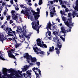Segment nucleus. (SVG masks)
<instances>
[{
	"label": "nucleus",
	"instance_id": "57",
	"mask_svg": "<svg viewBox=\"0 0 78 78\" xmlns=\"http://www.w3.org/2000/svg\"><path fill=\"white\" fill-rule=\"evenodd\" d=\"M17 30H16V31H17V32H18V30H20V29L17 26Z\"/></svg>",
	"mask_w": 78,
	"mask_h": 78
},
{
	"label": "nucleus",
	"instance_id": "49",
	"mask_svg": "<svg viewBox=\"0 0 78 78\" xmlns=\"http://www.w3.org/2000/svg\"><path fill=\"white\" fill-rule=\"evenodd\" d=\"M5 25H2V26L1 27L2 28V29H3V30H5V27H5Z\"/></svg>",
	"mask_w": 78,
	"mask_h": 78
},
{
	"label": "nucleus",
	"instance_id": "19",
	"mask_svg": "<svg viewBox=\"0 0 78 78\" xmlns=\"http://www.w3.org/2000/svg\"><path fill=\"white\" fill-rule=\"evenodd\" d=\"M28 11H30V9H27L25 10V12H26V14L28 16H29V13Z\"/></svg>",
	"mask_w": 78,
	"mask_h": 78
},
{
	"label": "nucleus",
	"instance_id": "18",
	"mask_svg": "<svg viewBox=\"0 0 78 78\" xmlns=\"http://www.w3.org/2000/svg\"><path fill=\"white\" fill-rule=\"evenodd\" d=\"M47 26L49 29H50V30H51V23H50V21L48 23Z\"/></svg>",
	"mask_w": 78,
	"mask_h": 78
},
{
	"label": "nucleus",
	"instance_id": "51",
	"mask_svg": "<svg viewBox=\"0 0 78 78\" xmlns=\"http://www.w3.org/2000/svg\"><path fill=\"white\" fill-rule=\"evenodd\" d=\"M59 2H60V5H62V0H58Z\"/></svg>",
	"mask_w": 78,
	"mask_h": 78
},
{
	"label": "nucleus",
	"instance_id": "53",
	"mask_svg": "<svg viewBox=\"0 0 78 78\" xmlns=\"http://www.w3.org/2000/svg\"><path fill=\"white\" fill-rule=\"evenodd\" d=\"M69 12V10L68 9V8H67L65 9V12Z\"/></svg>",
	"mask_w": 78,
	"mask_h": 78
},
{
	"label": "nucleus",
	"instance_id": "6",
	"mask_svg": "<svg viewBox=\"0 0 78 78\" xmlns=\"http://www.w3.org/2000/svg\"><path fill=\"white\" fill-rule=\"evenodd\" d=\"M23 75L25 78H31V73L28 70L26 72V74L25 73H23Z\"/></svg>",
	"mask_w": 78,
	"mask_h": 78
},
{
	"label": "nucleus",
	"instance_id": "42",
	"mask_svg": "<svg viewBox=\"0 0 78 78\" xmlns=\"http://www.w3.org/2000/svg\"><path fill=\"white\" fill-rule=\"evenodd\" d=\"M11 13H12V16H13V15L14 14V13H15V11L14 10H12V11L11 12Z\"/></svg>",
	"mask_w": 78,
	"mask_h": 78
},
{
	"label": "nucleus",
	"instance_id": "24",
	"mask_svg": "<svg viewBox=\"0 0 78 78\" xmlns=\"http://www.w3.org/2000/svg\"><path fill=\"white\" fill-rule=\"evenodd\" d=\"M53 34L55 36H58V34H59V33L57 31H54L53 32Z\"/></svg>",
	"mask_w": 78,
	"mask_h": 78
},
{
	"label": "nucleus",
	"instance_id": "2",
	"mask_svg": "<svg viewBox=\"0 0 78 78\" xmlns=\"http://www.w3.org/2000/svg\"><path fill=\"white\" fill-rule=\"evenodd\" d=\"M3 74L4 76H7L8 78H16L15 76H11L10 75L8 74V69L6 68H3Z\"/></svg>",
	"mask_w": 78,
	"mask_h": 78
},
{
	"label": "nucleus",
	"instance_id": "12",
	"mask_svg": "<svg viewBox=\"0 0 78 78\" xmlns=\"http://www.w3.org/2000/svg\"><path fill=\"white\" fill-rule=\"evenodd\" d=\"M34 52L35 53H36V54L37 55H44L45 54V52L44 51H41L40 52H39L37 51L35 49V48L34 49Z\"/></svg>",
	"mask_w": 78,
	"mask_h": 78
},
{
	"label": "nucleus",
	"instance_id": "27",
	"mask_svg": "<svg viewBox=\"0 0 78 78\" xmlns=\"http://www.w3.org/2000/svg\"><path fill=\"white\" fill-rule=\"evenodd\" d=\"M54 42H59V39H58V37H56L55 39H54Z\"/></svg>",
	"mask_w": 78,
	"mask_h": 78
},
{
	"label": "nucleus",
	"instance_id": "22",
	"mask_svg": "<svg viewBox=\"0 0 78 78\" xmlns=\"http://www.w3.org/2000/svg\"><path fill=\"white\" fill-rule=\"evenodd\" d=\"M8 33H9L8 34L9 36H14V35H13V34L12 33V32L10 31H8Z\"/></svg>",
	"mask_w": 78,
	"mask_h": 78
},
{
	"label": "nucleus",
	"instance_id": "60",
	"mask_svg": "<svg viewBox=\"0 0 78 78\" xmlns=\"http://www.w3.org/2000/svg\"><path fill=\"white\" fill-rule=\"evenodd\" d=\"M5 2H3L2 4V6H4V5H5Z\"/></svg>",
	"mask_w": 78,
	"mask_h": 78
},
{
	"label": "nucleus",
	"instance_id": "5",
	"mask_svg": "<svg viewBox=\"0 0 78 78\" xmlns=\"http://www.w3.org/2000/svg\"><path fill=\"white\" fill-rule=\"evenodd\" d=\"M32 70H33V72H34L35 73V74L36 76H39V73H37L36 72L35 70H38L39 74L40 76H41V70H40V69H38V68H37V67L36 68L34 67V68H33Z\"/></svg>",
	"mask_w": 78,
	"mask_h": 78
},
{
	"label": "nucleus",
	"instance_id": "61",
	"mask_svg": "<svg viewBox=\"0 0 78 78\" xmlns=\"http://www.w3.org/2000/svg\"><path fill=\"white\" fill-rule=\"evenodd\" d=\"M5 11L4 12V14L5 15H6V14H7L6 12H6V10H5Z\"/></svg>",
	"mask_w": 78,
	"mask_h": 78
},
{
	"label": "nucleus",
	"instance_id": "10",
	"mask_svg": "<svg viewBox=\"0 0 78 78\" xmlns=\"http://www.w3.org/2000/svg\"><path fill=\"white\" fill-rule=\"evenodd\" d=\"M28 60L29 61H31L32 62H34V63L37 61V59H36V58L35 57H32L31 55L30 56Z\"/></svg>",
	"mask_w": 78,
	"mask_h": 78
},
{
	"label": "nucleus",
	"instance_id": "36",
	"mask_svg": "<svg viewBox=\"0 0 78 78\" xmlns=\"http://www.w3.org/2000/svg\"><path fill=\"white\" fill-rule=\"evenodd\" d=\"M37 45H38V46H41V45H42V43H41V42L40 43H37Z\"/></svg>",
	"mask_w": 78,
	"mask_h": 78
},
{
	"label": "nucleus",
	"instance_id": "8",
	"mask_svg": "<svg viewBox=\"0 0 78 78\" xmlns=\"http://www.w3.org/2000/svg\"><path fill=\"white\" fill-rule=\"evenodd\" d=\"M8 55L9 58H12L13 59H16V58L15 57V56L13 55L12 53V51H9L8 52Z\"/></svg>",
	"mask_w": 78,
	"mask_h": 78
},
{
	"label": "nucleus",
	"instance_id": "63",
	"mask_svg": "<svg viewBox=\"0 0 78 78\" xmlns=\"http://www.w3.org/2000/svg\"><path fill=\"white\" fill-rule=\"evenodd\" d=\"M10 3H11V4L13 5V3H14L13 2V0H11L10 1Z\"/></svg>",
	"mask_w": 78,
	"mask_h": 78
},
{
	"label": "nucleus",
	"instance_id": "31",
	"mask_svg": "<svg viewBox=\"0 0 78 78\" xmlns=\"http://www.w3.org/2000/svg\"><path fill=\"white\" fill-rule=\"evenodd\" d=\"M42 3V0H40L39 2L38 5H41Z\"/></svg>",
	"mask_w": 78,
	"mask_h": 78
},
{
	"label": "nucleus",
	"instance_id": "3",
	"mask_svg": "<svg viewBox=\"0 0 78 78\" xmlns=\"http://www.w3.org/2000/svg\"><path fill=\"white\" fill-rule=\"evenodd\" d=\"M37 12H34L33 13V15L34 16V18L35 20H37L38 18L40 17V15H39L40 14V9L39 8H37Z\"/></svg>",
	"mask_w": 78,
	"mask_h": 78
},
{
	"label": "nucleus",
	"instance_id": "37",
	"mask_svg": "<svg viewBox=\"0 0 78 78\" xmlns=\"http://www.w3.org/2000/svg\"><path fill=\"white\" fill-rule=\"evenodd\" d=\"M40 64V63L39 62H36V64H37V66H38V67L40 66V65H41Z\"/></svg>",
	"mask_w": 78,
	"mask_h": 78
},
{
	"label": "nucleus",
	"instance_id": "50",
	"mask_svg": "<svg viewBox=\"0 0 78 78\" xmlns=\"http://www.w3.org/2000/svg\"><path fill=\"white\" fill-rule=\"evenodd\" d=\"M62 8H66V5H62Z\"/></svg>",
	"mask_w": 78,
	"mask_h": 78
},
{
	"label": "nucleus",
	"instance_id": "33",
	"mask_svg": "<svg viewBox=\"0 0 78 78\" xmlns=\"http://www.w3.org/2000/svg\"><path fill=\"white\" fill-rule=\"evenodd\" d=\"M37 43H38L39 42V43H41V39L40 38H38L36 40Z\"/></svg>",
	"mask_w": 78,
	"mask_h": 78
},
{
	"label": "nucleus",
	"instance_id": "20",
	"mask_svg": "<svg viewBox=\"0 0 78 78\" xmlns=\"http://www.w3.org/2000/svg\"><path fill=\"white\" fill-rule=\"evenodd\" d=\"M26 29V26H23V27L22 29L20 28V29L21 31V32H25V31H26L25 29Z\"/></svg>",
	"mask_w": 78,
	"mask_h": 78
},
{
	"label": "nucleus",
	"instance_id": "16",
	"mask_svg": "<svg viewBox=\"0 0 78 78\" xmlns=\"http://www.w3.org/2000/svg\"><path fill=\"white\" fill-rule=\"evenodd\" d=\"M12 17L13 19H14V20H16V21H17L16 19H18V16L16 15H15V14H13V15L12 16Z\"/></svg>",
	"mask_w": 78,
	"mask_h": 78
},
{
	"label": "nucleus",
	"instance_id": "62",
	"mask_svg": "<svg viewBox=\"0 0 78 78\" xmlns=\"http://www.w3.org/2000/svg\"><path fill=\"white\" fill-rule=\"evenodd\" d=\"M25 68H26L27 70V69H28V68H29V66H27V65L26 66Z\"/></svg>",
	"mask_w": 78,
	"mask_h": 78
},
{
	"label": "nucleus",
	"instance_id": "7",
	"mask_svg": "<svg viewBox=\"0 0 78 78\" xmlns=\"http://www.w3.org/2000/svg\"><path fill=\"white\" fill-rule=\"evenodd\" d=\"M61 31H60V33H64V35H62V36H66V33H68L69 32V30H66L65 29V28L64 27H62L61 28Z\"/></svg>",
	"mask_w": 78,
	"mask_h": 78
},
{
	"label": "nucleus",
	"instance_id": "30",
	"mask_svg": "<svg viewBox=\"0 0 78 78\" xmlns=\"http://www.w3.org/2000/svg\"><path fill=\"white\" fill-rule=\"evenodd\" d=\"M65 23L68 27H69V21H66L65 22Z\"/></svg>",
	"mask_w": 78,
	"mask_h": 78
},
{
	"label": "nucleus",
	"instance_id": "29",
	"mask_svg": "<svg viewBox=\"0 0 78 78\" xmlns=\"http://www.w3.org/2000/svg\"><path fill=\"white\" fill-rule=\"evenodd\" d=\"M18 73H19V74H20L21 76H23V75L22 74V71H20L19 70L18 71Z\"/></svg>",
	"mask_w": 78,
	"mask_h": 78
},
{
	"label": "nucleus",
	"instance_id": "55",
	"mask_svg": "<svg viewBox=\"0 0 78 78\" xmlns=\"http://www.w3.org/2000/svg\"><path fill=\"white\" fill-rule=\"evenodd\" d=\"M55 28H56V27H55V26H54L52 27V29L53 30H55Z\"/></svg>",
	"mask_w": 78,
	"mask_h": 78
},
{
	"label": "nucleus",
	"instance_id": "39",
	"mask_svg": "<svg viewBox=\"0 0 78 78\" xmlns=\"http://www.w3.org/2000/svg\"><path fill=\"white\" fill-rule=\"evenodd\" d=\"M23 6H24V7H23ZM20 7L21 8H25V7L24 6V5H20Z\"/></svg>",
	"mask_w": 78,
	"mask_h": 78
},
{
	"label": "nucleus",
	"instance_id": "14",
	"mask_svg": "<svg viewBox=\"0 0 78 78\" xmlns=\"http://www.w3.org/2000/svg\"><path fill=\"white\" fill-rule=\"evenodd\" d=\"M31 56L29 55L28 53H26V55H25L24 56H23V58H26L27 60H29Z\"/></svg>",
	"mask_w": 78,
	"mask_h": 78
},
{
	"label": "nucleus",
	"instance_id": "47",
	"mask_svg": "<svg viewBox=\"0 0 78 78\" xmlns=\"http://www.w3.org/2000/svg\"><path fill=\"white\" fill-rule=\"evenodd\" d=\"M62 19L63 21H66V17H62Z\"/></svg>",
	"mask_w": 78,
	"mask_h": 78
},
{
	"label": "nucleus",
	"instance_id": "15",
	"mask_svg": "<svg viewBox=\"0 0 78 78\" xmlns=\"http://www.w3.org/2000/svg\"><path fill=\"white\" fill-rule=\"evenodd\" d=\"M76 6L74 8V9L78 12V0H76Z\"/></svg>",
	"mask_w": 78,
	"mask_h": 78
},
{
	"label": "nucleus",
	"instance_id": "35",
	"mask_svg": "<svg viewBox=\"0 0 78 78\" xmlns=\"http://www.w3.org/2000/svg\"><path fill=\"white\" fill-rule=\"evenodd\" d=\"M21 14H26L25 11H24L23 10L21 11Z\"/></svg>",
	"mask_w": 78,
	"mask_h": 78
},
{
	"label": "nucleus",
	"instance_id": "4",
	"mask_svg": "<svg viewBox=\"0 0 78 78\" xmlns=\"http://www.w3.org/2000/svg\"><path fill=\"white\" fill-rule=\"evenodd\" d=\"M72 18L71 17L69 19V32H71V31H72L71 29L72 28V27L74 26L73 25L74 23H72Z\"/></svg>",
	"mask_w": 78,
	"mask_h": 78
},
{
	"label": "nucleus",
	"instance_id": "21",
	"mask_svg": "<svg viewBox=\"0 0 78 78\" xmlns=\"http://www.w3.org/2000/svg\"><path fill=\"white\" fill-rule=\"evenodd\" d=\"M5 39L3 38V37H1V34H0V41L1 42H2V43H3V41H4Z\"/></svg>",
	"mask_w": 78,
	"mask_h": 78
},
{
	"label": "nucleus",
	"instance_id": "34",
	"mask_svg": "<svg viewBox=\"0 0 78 78\" xmlns=\"http://www.w3.org/2000/svg\"><path fill=\"white\" fill-rule=\"evenodd\" d=\"M19 37H20V39L24 37V36H23V35H21L20 34H19Z\"/></svg>",
	"mask_w": 78,
	"mask_h": 78
},
{
	"label": "nucleus",
	"instance_id": "1",
	"mask_svg": "<svg viewBox=\"0 0 78 78\" xmlns=\"http://www.w3.org/2000/svg\"><path fill=\"white\" fill-rule=\"evenodd\" d=\"M37 20L38 21L37 22L36 21L32 22L31 24L32 28L37 31V33H39V29L40 27H41V25L39 26V21L38 20Z\"/></svg>",
	"mask_w": 78,
	"mask_h": 78
},
{
	"label": "nucleus",
	"instance_id": "11",
	"mask_svg": "<svg viewBox=\"0 0 78 78\" xmlns=\"http://www.w3.org/2000/svg\"><path fill=\"white\" fill-rule=\"evenodd\" d=\"M54 48H55V47L54 46H52L51 48L50 47L48 51L47 52V53L48 54V55H50V53L51 52H53L54 51Z\"/></svg>",
	"mask_w": 78,
	"mask_h": 78
},
{
	"label": "nucleus",
	"instance_id": "43",
	"mask_svg": "<svg viewBox=\"0 0 78 78\" xmlns=\"http://www.w3.org/2000/svg\"><path fill=\"white\" fill-rule=\"evenodd\" d=\"M12 33H13V35H14L15 36H16V32L15 31H13L12 30V31L11 32Z\"/></svg>",
	"mask_w": 78,
	"mask_h": 78
},
{
	"label": "nucleus",
	"instance_id": "64",
	"mask_svg": "<svg viewBox=\"0 0 78 78\" xmlns=\"http://www.w3.org/2000/svg\"><path fill=\"white\" fill-rule=\"evenodd\" d=\"M58 47L59 48V49H61V47H62V45H59Z\"/></svg>",
	"mask_w": 78,
	"mask_h": 78
},
{
	"label": "nucleus",
	"instance_id": "23",
	"mask_svg": "<svg viewBox=\"0 0 78 78\" xmlns=\"http://www.w3.org/2000/svg\"><path fill=\"white\" fill-rule=\"evenodd\" d=\"M60 12L61 14H62V15H64V16L66 15V12L64 10L63 11L62 10H61L60 11Z\"/></svg>",
	"mask_w": 78,
	"mask_h": 78
},
{
	"label": "nucleus",
	"instance_id": "52",
	"mask_svg": "<svg viewBox=\"0 0 78 78\" xmlns=\"http://www.w3.org/2000/svg\"><path fill=\"white\" fill-rule=\"evenodd\" d=\"M33 49L34 50V48L35 49V50H37L38 49V48L37 47H36L35 48H34V47H33Z\"/></svg>",
	"mask_w": 78,
	"mask_h": 78
},
{
	"label": "nucleus",
	"instance_id": "32",
	"mask_svg": "<svg viewBox=\"0 0 78 78\" xmlns=\"http://www.w3.org/2000/svg\"><path fill=\"white\" fill-rule=\"evenodd\" d=\"M23 72H25L26 70H27V69L25 67H24L23 68H22Z\"/></svg>",
	"mask_w": 78,
	"mask_h": 78
},
{
	"label": "nucleus",
	"instance_id": "58",
	"mask_svg": "<svg viewBox=\"0 0 78 78\" xmlns=\"http://www.w3.org/2000/svg\"><path fill=\"white\" fill-rule=\"evenodd\" d=\"M53 10L54 11V12H56V10H55V7H54L53 8Z\"/></svg>",
	"mask_w": 78,
	"mask_h": 78
},
{
	"label": "nucleus",
	"instance_id": "40",
	"mask_svg": "<svg viewBox=\"0 0 78 78\" xmlns=\"http://www.w3.org/2000/svg\"><path fill=\"white\" fill-rule=\"evenodd\" d=\"M46 29H47V30H48V31L47 32H46V36H47V33H48V32H49V29L48 28V27H47H47H46Z\"/></svg>",
	"mask_w": 78,
	"mask_h": 78
},
{
	"label": "nucleus",
	"instance_id": "25",
	"mask_svg": "<svg viewBox=\"0 0 78 78\" xmlns=\"http://www.w3.org/2000/svg\"><path fill=\"white\" fill-rule=\"evenodd\" d=\"M50 14L51 17H53L54 16V15L55 14V13L51 11V12H50Z\"/></svg>",
	"mask_w": 78,
	"mask_h": 78
},
{
	"label": "nucleus",
	"instance_id": "59",
	"mask_svg": "<svg viewBox=\"0 0 78 78\" xmlns=\"http://www.w3.org/2000/svg\"><path fill=\"white\" fill-rule=\"evenodd\" d=\"M46 17H47V16H48V11H46Z\"/></svg>",
	"mask_w": 78,
	"mask_h": 78
},
{
	"label": "nucleus",
	"instance_id": "28",
	"mask_svg": "<svg viewBox=\"0 0 78 78\" xmlns=\"http://www.w3.org/2000/svg\"><path fill=\"white\" fill-rule=\"evenodd\" d=\"M20 46H21V44H17L15 45V48H17L18 47H20Z\"/></svg>",
	"mask_w": 78,
	"mask_h": 78
},
{
	"label": "nucleus",
	"instance_id": "38",
	"mask_svg": "<svg viewBox=\"0 0 78 78\" xmlns=\"http://www.w3.org/2000/svg\"><path fill=\"white\" fill-rule=\"evenodd\" d=\"M7 17V20H10V18H11L10 16H9L8 17Z\"/></svg>",
	"mask_w": 78,
	"mask_h": 78
},
{
	"label": "nucleus",
	"instance_id": "56",
	"mask_svg": "<svg viewBox=\"0 0 78 78\" xmlns=\"http://www.w3.org/2000/svg\"><path fill=\"white\" fill-rule=\"evenodd\" d=\"M48 36H50V35H51V32H50V31H49V32H48Z\"/></svg>",
	"mask_w": 78,
	"mask_h": 78
},
{
	"label": "nucleus",
	"instance_id": "26",
	"mask_svg": "<svg viewBox=\"0 0 78 78\" xmlns=\"http://www.w3.org/2000/svg\"><path fill=\"white\" fill-rule=\"evenodd\" d=\"M44 47L45 48H47V46L45 44H43L41 46V47H42V48H44Z\"/></svg>",
	"mask_w": 78,
	"mask_h": 78
},
{
	"label": "nucleus",
	"instance_id": "45",
	"mask_svg": "<svg viewBox=\"0 0 78 78\" xmlns=\"http://www.w3.org/2000/svg\"><path fill=\"white\" fill-rule=\"evenodd\" d=\"M23 36H25V37H26V38H27V36L26 35V34H25V32L23 33Z\"/></svg>",
	"mask_w": 78,
	"mask_h": 78
},
{
	"label": "nucleus",
	"instance_id": "44",
	"mask_svg": "<svg viewBox=\"0 0 78 78\" xmlns=\"http://www.w3.org/2000/svg\"><path fill=\"white\" fill-rule=\"evenodd\" d=\"M56 54H58V55H59V54L60 53V51H56Z\"/></svg>",
	"mask_w": 78,
	"mask_h": 78
},
{
	"label": "nucleus",
	"instance_id": "48",
	"mask_svg": "<svg viewBox=\"0 0 78 78\" xmlns=\"http://www.w3.org/2000/svg\"><path fill=\"white\" fill-rule=\"evenodd\" d=\"M3 7H4V6H2V4H0V9L1 10H2V8H3Z\"/></svg>",
	"mask_w": 78,
	"mask_h": 78
},
{
	"label": "nucleus",
	"instance_id": "17",
	"mask_svg": "<svg viewBox=\"0 0 78 78\" xmlns=\"http://www.w3.org/2000/svg\"><path fill=\"white\" fill-rule=\"evenodd\" d=\"M76 15H77L76 16V17H78V13H76L74 11L73 12L72 14V16H73V18H74L75 17V16Z\"/></svg>",
	"mask_w": 78,
	"mask_h": 78
},
{
	"label": "nucleus",
	"instance_id": "41",
	"mask_svg": "<svg viewBox=\"0 0 78 78\" xmlns=\"http://www.w3.org/2000/svg\"><path fill=\"white\" fill-rule=\"evenodd\" d=\"M0 59H2V60H3V61H5V59L4 58L2 57V56H0Z\"/></svg>",
	"mask_w": 78,
	"mask_h": 78
},
{
	"label": "nucleus",
	"instance_id": "9",
	"mask_svg": "<svg viewBox=\"0 0 78 78\" xmlns=\"http://www.w3.org/2000/svg\"><path fill=\"white\" fill-rule=\"evenodd\" d=\"M7 72H11V74H10V75L11 76H14V72H15L16 73H17L16 72V70H15L14 69H12V68L11 69H9L8 70L7 69Z\"/></svg>",
	"mask_w": 78,
	"mask_h": 78
},
{
	"label": "nucleus",
	"instance_id": "46",
	"mask_svg": "<svg viewBox=\"0 0 78 78\" xmlns=\"http://www.w3.org/2000/svg\"><path fill=\"white\" fill-rule=\"evenodd\" d=\"M60 38L62 40V41H64V42L65 41V38H64V37H60Z\"/></svg>",
	"mask_w": 78,
	"mask_h": 78
},
{
	"label": "nucleus",
	"instance_id": "54",
	"mask_svg": "<svg viewBox=\"0 0 78 78\" xmlns=\"http://www.w3.org/2000/svg\"><path fill=\"white\" fill-rule=\"evenodd\" d=\"M13 22L14 21H13L12 20H10V22H9L10 24H11V23H13Z\"/></svg>",
	"mask_w": 78,
	"mask_h": 78
},
{
	"label": "nucleus",
	"instance_id": "13",
	"mask_svg": "<svg viewBox=\"0 0 78 78\" xmlns=\"http://www.w3.org/2000/svg\"><path fill=\"white\" fill-rule=\"evenodd\" d=\"M16 72H17V73H16V72H14L13 73V75H13V76H14V75H15V77H16V78H23V76H20L19 74H18V72H17V71H16Z\"/></svg>",
	"mask_w": 78,
	"mask_h": 78
}]
</instances>
